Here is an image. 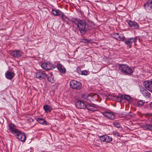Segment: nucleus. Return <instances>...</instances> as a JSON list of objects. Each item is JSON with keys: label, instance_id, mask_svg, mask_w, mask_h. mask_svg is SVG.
Instances as JSON below:
<instances>
[{"label": "nucleus", "instance_id": "f257e3e1", "mask_svg": "<svg viewBox=\"0 0 152 152\" xmlns=\"http://www.w3.org/2000/svg\"><path fill=\"white\" fill-rule=\"evenodd\" d=\"M70 21L77 26V29H78L82 34H84L87 31V22L84 20H80L77 18H72Z\"/></svg>", "mask_w": 152, "mask_h": 152}, {"label": "nucleus", "instance_id": "f03ea898", "mask_svg": "<svg viewBox=\"0 0 152 152\" xmlns=\"http://www.w3.org/2000/svg\"><path fill=\"white\" fill-rule=\"evenodd\" d=\"M119 67L122 73L125 75H130L134 72L133 69L127 64H119Z\"/></svg>", "mask_w": 152, "mask_h": 152}, {"label": "nucleus", "instance_id": "7ed1b4c3", "mask_svg": "<svg viewBox=\"0 0 152 152\" xmlns=\"http://www.w3.org/2000/svg\"><path fill=\"white\" fill-rule=\"evenodd\" d=\"M34 77L40 80H42L47 78V74L44 71H39L34 73Z\"/></svg>", "mask_w": 152, "mask_h": 152}, {"label": "nucleus", "instance_id": "20e7f679", "mask_svg": "<svg viewBox=\"0 0 152 152\" xmlns=\"http://www.w3.org/2000/svg\"><path fill=\"white\" fill-rule=\"evenodd\" d=\"M70 86L73 89L78 90L81 88L82 85L80 82L73 80L70 82Z\"/></svg>", "mask_w": 152, "mask_h": 152}, {"label": "nucleus", "instance_id": "39448f33", "mask_svg": "<svg viewBox=\"0 0 152 152\" xmlns=\"http://www.w3.org/2000/svg\"><path fill=\"white\" fill-rule=\"evenodd\" d=\"M137 40V37L129 38L126 39L124 42L127 47L131 48L132 47V45L133 44H135Z\"/></svg>", "mask_w": 152, "mask_h": 152}, {"label": "nucleus", "instance_id": "423d86ee", "mask_svg": "<svg viewBox=\"0 0 152 152\" xmlns=\"http://www.w3.org/2000/svg\"><path fill=\"white\" fill-rule=\"evenodd\" d=\"M41 66L44 69L47 70L53 69L55 68L54 65L50 62L43 63L41 64Z\"/></svg>", "mask_w": 152, "mask_h": 152}, {"label": "nucleus", "instance_id": "0eeeda50", "mask_svg": "<svg viewBox=\"0 0 152 152\" xmlns=\"http://www.w3.org/2000/svg\"><path fill=\"white\" fill-rule=\"evenodd\" d=\"M17 132V133L14 135L16 137V138L21 141H25L26 140V136L25 134L23 132H22L20 130H19Z\"/></svg>", "mask_w": 152, "mask_h": 152}, {"label": "nucleus", "instance_id": "6e6552de", "mask_svg": "<svg viewBox=\"0 0 152 152\" xmlns=\"http://www.w3.org/2000/svg\"><path fill=\"white\" fill-rule=\"evenodd\" d=\"M11 55L16 58H20L23 54V53L21 50H15L12 51L11 53Z\"/></svg>", "mask_w": 152, "mask_h": 152}, {"label": "nucleus", "instance_id": "1a4fd4ad", "mask_svg": "<svg viewBox=\"0 0 152 152\" xmlns=\"http://www.w3.org/2000/svg\"><path fill=\"white\" fill-rule=\"evenodd\" d=\"M102 114L110 120H113L115 118V116L114 114L111 112L105 111L102 113Z\"/></svg>", "mask_w": 152, "mask_h": 152}, {"label": "nucleus", "instance_id": "9d476101", "mask_svg": "<svg viewBox=\"0 0 152 152\" xmlns=\"http://www.w3.org/2000/svg\"><path fill=\"white\" fill-rule=\"evenodd\" d=\"M143 85L147 90L152 92V78L149 81H145L143 83Z\"/></svg>", "mask_w": 152, "mask_h": 152}, {"label": "nucleus", "instance_id": "9b49d317", "mask_svg": "<svg viewBox=\"0 0 152 152\" xmlns=\"http://www.w3.org/2000/svg\"><path fill=\"white\" fill-rule=\"evenodd\" d=\"M8 127L10 132L14 135L17 133V132L19 130L16 128V126L12 123L9 125Z\"/></svg>", "mask_w": 152, "mask_h": 152}, {"label": "nucleus", "instance_id": "f8f14e48", "mask_svg": "<svg viewBox=\"0 0 152 152\" xmlns=\"http://www.w3.org/2000/svg\"><path fill=\"white\" fill-rule=\"evenodd\" d=\"M77 108L80 109H85L86 107V105L82 101L79 100L75 103Z\"/></svg>", "mask_w": 152, "mask_h": 152}, {"label": "nucleus", "instance_id": "ddd939ff", "mask_svg": "<svg viewBox=\"0 0 152 152\" xmlns=\"http://www.w3.org/2000/svg\"><path fill=\"white\" fill-rule=\"evenodd\" d=\"M144 7L146 10L152 11V0H149L144 4Z\"/></svg>", "mask_w": 152, "mask_h": 152}, {"label": "nucleus", "instance_id": "4468645a", "mask_svg": "<svg viewBox=\"0 0 152 152\" xmlns=\"http://www.w3.org/2000/svg\"><path fill=\"white\" fill-rule=\"evenodd\" d=\"M5 74L6 77L9 80H11L15 76L14 73L11 71H7Z\"/></svg>", "mask_w": 152, "mask_h": 152}, {"label": "nucleus", "instance_id": "2eb2a0df", "mask_svg": "<svg viewBox=\"0 0 152 152\" xmlns=\"http://www.w3.org/2000/svg\"><path fill=\"white\" fill-rule=\"evenodd\" d=\"M127 22L130 27H133L134 29H137L139 28V25L136 22L129 20Z\"/></svg>", "mask_w": 152, "mask_h": 152}, {"label": "nucleus", "instance_id": "dca6fc26", "mask_svg": "<svg viewBox=\"0 0 152 152\" xmlns=\"http://www.w3.org/2000/svg\"><path fill=\"white\" fill-rule=\"evenodd\" d=\"M35 119L36 121L40 124L45 125H48V123L46 122L45 119L43 118H37Z\"/></svg>", "mask_w": 152, "mask_h": 152}, {"label": "nucleus", "instance_id": "f3484780", "mask_svg": "<svg viewBox=\"0 0 152 152\" xmlns=\"http://www.w3.org/2000/svg\"><path fill=\"white\" fill-rule=\"evenodd\" d=\"M57 67L60 72L62 73H64L66 72L65 68L62 64H58L57 65Z\"/></svg>", "mask_w": 152, "mask_h": 152}, {"label": "nucleus", "instance_id": "a211bd4d", "mask_svg": "<svg viewBox=\"0 0 152 152\" xmlns=\"http://www.w3.org/2000/svg\"><path fill=\"white\" fill-rule=\"evenodd\" d=\"M82 97L85 102L86 101L89 102L91 98V96L89 94H86L82 95Z\"/></svg>", "mask_w": 152, "mask_h": 152}, {"label": "nucleus", "instance_id": "6ab92c4d", "mask_svg": "<svg viewBox=\"0 0 152 152\" xmlns=\"http://www.w3.org/2000/svg\"><path fill=\"white\" fill-rule=\"evenodd\" d=\"M47 78L49 82L51 83H53L54 82V77L52 73H50L47 75Z\"/></svg>", "mask_w": 152, "mask_h": 152}, {"label": "nucleus", "instance_id": "aec40b11", "mask_svg": "<svg viewBox=\"0 0 152 152\" xmlns=\"http://www.w3.org/2000/svg\"><path fill=\"white\" fill-rule=\"evenodd\" d=\"M114 97L117 99V100L118 102H121L122 99H124V96L121 94H119L118 95H116Z\"/></svg>", "mask_w": 152, "mask_h": 152}, {"label": "nucleus", "instance_id": "412c9836", "mask_svg": "<svg viewBox=\"0 0 152 152\" xmlns=\"http://www.w3.org/2000/svg\"><path fill=\"white\" fill-rule=\"evenodd\" d=\"M61 11L58 10H52V13L54 16H59L60 15Z\"/></svg>", "mask_w": 152, "mask_h": 152}, {"label": "nucleus", "instance_id": "4be33fe9", "mask_svg": "<svg viewBox=\"0 0 152 152\" xmlns=\"http://www.w3.org/2000/svg\"><path fill=\"white\" fill-rule=\"evenodd\" d=\"M88 110L92 111H95L96 110L97 108L94 106L90 105H86V108Z\"/></svg>", "mask_w": 152, "mask_h": 152}, {"label": "nucleus", "instance_id": "5701e85b", "mask_svg": "<svg viewBox=\"0 0 152 152\" xmlns=\"http://www.w3.org/2000/svg\"><path fill=\"white\" fill-rule=\"evenodd\" d=\"M142 95L145 98H148L151 96V94L148 92L146 90H145L143 92H141Z\"/></svg>", "mask_w": 152, "mask_h": 152}, {"label": "nucleus", "instance_id": "b1692460", "mask_svg": "<svg viewBox=\"0 0 152 152\" xmlns=\"http://www.w3.org/2000/svg\"><path fill=\"white\" fill-rule=\"evenodd\" d=\"M43 107L44 110L47 113L50 112L52 110L51 108L49 105H45Z\"/></svg>", "mask_w": 152, "mask_h": 152}, {"label": "nucleus", "instance_id": "393cba45", "mask_svg": "<svg viewBox=\"0 0 152 152\" xmlns=\"http://www.w3.org/2000/svg\"><path fill=\"white\" fill-rule=\"evenodd\" d=\"M143 128L145 129L152 130L151 124H146L142 126Z\"/></svg>", "mask_w": 152, "mask_h": 152}, {"label": "nucleus", "instance_id": "a878e982", "mask_svg": "<svg viewBox=\"0 0 152 152\" xmlns=\"http://www.w3.org/2000/svg\"><path fill=\"white\" fill-rule=\"evenodd\" d=\"M105 142L108 143L111 142L112 140V138L107 135H105Z\"/></svg>", "mask_w": 152, "mask_h": 152}, {"label": "nucleus", "instance_id": "bb28decb", "mask_svg": "<svg viewBox=\"0 0 152 152\" xmlns=\"http://www.w3.org/2000/svg\"><path fill=\"white\" fill-rule=\"evenodd\" d=\"M113 125L115 127L118 128H120L121 127V125L120 123L117 121H115L113 122Z\"/></svg>", "mask_w": 152, "mask_h": 152}, {"label": "nucleus", "instance_id": "cd10ccee", "mask_svg": "<svg viewBox=\"0 0 152 152\" xmlns=\"http://www.w3.org/2000/svg\"><path fill=\"white\" fill-rule=\"evenodd\" d=\"M91 40V39H83L81 42L84 44H87L89 43Z\"/></svg>", "mask_w": 152, "mask_h": 152}, {"label": "nucleus", "instance_id": "c85d7f7f", "mask_svg": "<svg viewBox=\"0 0 152 152\" xmlns=\"http://www.w3.org/2000/svg\"><path fill=\"white\" fill-rule=\"evenodd\" d=\"M60 15H61L62 19L63 20L65 21V18H66L69 19V18L66 16H65L64 13L62 12H61Z\"/></svg>", "mask_w": 152, "mask_h": 152}, {"label": "nucleus", "instance_id": "c756f323", "mask_svg": "<svg viewBox=\"0 0 152 152\" xmlns=\"http://www.w3.org/2000/svg\"><path fill=\"white\" fill-rule=\"evenodd\" d=\"M105 135L99 136V138L100 140L102 142H105Z\"/></svg>", "mask_w": 152, "mask_h": 152}, {"label": "nucleus", "instance_id": "7c9ffc66", "mask_svg": "<svg viewBox=\"0 0 152 152\" xmlns=\"http://www.w3.org/2000/svg\"><path fill=\"white\" fill-rule=\"evenodd\" d=\"M119 39L120 40H118V41H123L124 40L125 37L124 36L121 34H119L118 36Z\"/></svg>", "mask_w": 152, "mask_h": 152}, {"label": "nucleus", "instance_id": "2f4dec72", "mask_svg": "<svg viewBox=\"0 0 152 152\" xmlns=\"http://www.w3.org/2000/svg\"><path fill=\"white\" fill-rule=\"evenodd\" d=\"M131 99L130 96L128 95H125L124 96V99L127 101H129Z\"/></svg>", "mask_w": 152, "mask_h": 152}, {"label": "nucleus", "instance_id": "473e14b6", "mask_svg": "<svg viewBox=\"0 0 152 152\" xmlns=\"http://www.w3.org/2000/svg\"><path fill=\"white\" fill-rule=\"evenodd\" d=\"M119 33H115L113 34V37L117 40H120L119 39L118 36Z\"/></svg>", "mask_w": 152, "mask_h": 152}, {"label": "nucleus", "instance_id": "72a5a7b5", "mask_svg": "<svg viewBox=\"0 0 152 152\" xmlns=\"http://www.w3.org/2000/svg\"><path fill=\"white\" fill-rule=\"evenodd\" d=\"M144 103V102L140 100L137 102V105L139 106H141L143 105Z\"/></svg>", "mask_w": 152, "mask_h": 152}, {"label": "nucleus", "instance_id": "f704fd0d", "mask_svg": "<svg viewBox=\"0 0 152 152\" xmlns=\"http://www.w3.org/2000/svg\"><path fill=\"white\" fill-rule=\"evenodd\" d=\"M113 135L116 136L121 137L120 134L118 132L116 131H114L113 133Z\"/></svg>", "mask_w": 152, "mask_h": 152}, {"label": "nucleus", "instance_id": "c9c22d12", "mask_svg": "<svg viewBox=\"0 0 152 152\" xmlns=\"http://www.w3.org/2000/svg\"><path fill=\"white\" fill-rule=\"evenodd\" d=\"M81 73L82 75H86L88 74V72L86 70H83L81 71Z\"/></svg>", "mask_w": 152, "mask_h": 152}, {"label": "nucleus", "instance_id": "e433bc0d", "mask_svg": "<svg viewBox=\"0 0 152 152\" xmlns=\"http://www.w3.org/2000/svg\"><path fill=\"white\" fill-rule=\"evenodd\" d=\"M145 90H146V89H145L143 87H142L140 88V90L141 92H143V91H144Z\"/></svg>", "mask_w": 152, "mask_h": 152}, {"label": "nucleus", "instance_id": "4c0bfd02", "mask_svg": "<svg viewBox=\"0 0 152 152\" xmlns=\"http://www.w3.org/2000/svg\"><path fill=\"white\" fill-rule=\"evenodd\" d=\"M150 106L151 108H152V102H151L150 103Z\"/></svg>", "mask_w": 152, "mask_h": 152}, {"label": "nucleus", "instance_id": "58836bf2", "mask_svg": "<svg viewBox=\"0 0 152 152\" xmlns=\"http://www.w3.org/2000/svg\"><path fill=\"white\" fill-rule=\"evenodd\" d=\"M146 152H152V151H147Z\"/></svg>", "mask_w": 152, "mask_h": 152}, {"label": "nucleus", "instance_id": "ea45409f", "mask_svg": "<svg viewBox=\"0 0 152 152\" xmlns=\"http://www.w3.org/2000/svg\"><path fill=\"white\" fill-rule=\"evenodd\" d=\"M151 128H152V124H151Z\"/></svg>", "mask_w": 152, "mask_h": 152}, {"label": "nucleus", "instance_id": "a19ab883", "mask_svg": "<svg viewBox=\"0 0 152 152\" xmlns=\"http://www.w3.org/2000/svg\"><path fill=\"white\" fill-rule=\"evenodd\" d=\"M67 23H68V21H67Z\"/></svg>", "mask_w": 152, "mask_h": 152}]
</instances>
